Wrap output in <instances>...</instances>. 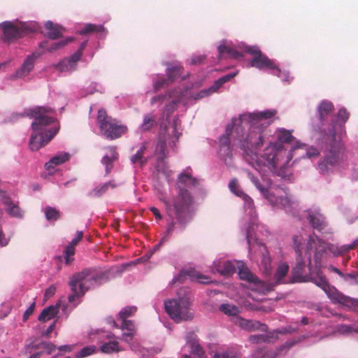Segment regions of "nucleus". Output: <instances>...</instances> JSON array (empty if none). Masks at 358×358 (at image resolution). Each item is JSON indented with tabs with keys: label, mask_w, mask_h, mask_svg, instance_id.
I'll use <instances>...</instances> for the list:
<instances>
[{
	"label": "nucleus",
	"mask_w": 358,
	"mask_h": 358,
	"mask_svg": "<svg viewBox=\"0 0 358 358\" xmlns=\"http://www.w3.org/2000/svg\"><path fill=\"white\" fill-rule=\"evenodd\" d=\"M294 140L290 131L285 129L278 130V141L270 143L257 159L259 164H262L271 173L282 178H287L289 176L288 168L292 159V152L295 148L287 151L283 146L284 143H291Z\"/></svg>",
	"instance_id": "nucleus-1"
},
{
	"label": "nucleus",
	"mask_w": 358,
	"mask_h": 358,
	"mask_svg": "<svg viewBox=\"0 0 358 358\" xmlns=\"http://www.w3.org/2000/svg\"><path fill=\"white\" fill-rule=\"evenodd\" d=\"M55 110L49 106H37L29 110V115L34 118L31 124L33 133L29 140L32 151L38 150L47 145L58 133L59 123L52 117Z\"/></svg>",
	"instance_id": "nucleus-2"
},
{
	"label": "nucleus",
	"mask_w": 358,
	"mask_h": 358,
	"mask_svg": "<svg viewBox=\"0 0 358 358\" xmlns=\"http://www.w3.org/2000/svg\"><path fill=\"white\" fill-rule=\"evenodd\" d=\"M198 180L189 173H180L178 177L176 196L171 201L164 200L167 215L171 216L172 212L176 216L179 224L185 227L192 219L191 206L193 203V197L191 193L185 187H197Z\"/></svg>",
	"instance_id": "nucleus-3"
},
{
	"label": "nucleus",
	"mask_w": 358,
	"mask_h": 358,
	"mask_svg": "<svg viewBox=\"0 0 358 358\" xmlns=\"http://www.w3.org/2000/svg\"><path fill=\"white\" fill-rule=\"evenodd\" d=\"M337 122L333 120L328 131L324 129L321 131L324 143V158L319 162L318 167L322 173L329 172L345 159V147L337 134Z\"/></svg>",
	"instance_id": "nucleus-4"
},
{
	"label": "nucleus",
	"mask_w": 358,
	"mask_h": 358,
	"mask_svg": "<svg viewBox=\"0 0 358 358\" xmlns=\"http://www.w3.org/2000/svg\"><path fill=\"white\" fill-rule=\"evenodd\" d=\"M103 273L92 268H85L74 274L69 282L72 294L69 296V302L73 303L84 296L85 292L103 278Z\"/></svg>",
	"instance_id": "nucleus-5"
},
{
	"label": "nucleus",
	"mask_w": 358,
	"mask_h": 358,
	"mask_svg": "<svg viewBox=\"0 0 358 358\" xmlns=\"http://www.w3.org/2000/svg\"><path fill=\"white\" fill-rule=\"evenodd\" d=\"M250 129L249 133L243 140H240V148L243 150L245 154V158L254 166V163L261 168L264 167L262 164L257 163V159L260 158L256 153V150L261 147L264 143V128L261 127L255 124H249Z\"/></svg>",
	"instance_id": "nucleus-6"
},
{
	"label": "nucleus",
	"mask_w": 358,
	"mask_h": 358,
	"mask_svg": "<svg viewBox=\"0 0 358 358\" xmlns=\"http://www.w3.org/2000/svg\"><path fill=\"white\" fill-rule=\"evenodd\" d=\"M97 121L100 130L103 136L110 140H114L121 137L127 131L126 126L119 122L112 117L108 115L103 108L98 111Z\"/></svg>",
	"instance_id": "nucleus-7"
},
{
	"label": "nucleus",
	"mask_w": 358,
	"mask_h": 358,
	"mask_svg": "<svg viewBox=\"0 0 358 358\" xmlns=\"http://www.w3.org/2000/svg\"><path fill=\"white\" fill-rule=\"evenodd\" d=\"M311 281L325 292L333 303H339L347 307L358 306L357 299L345 296L336 287L331 286L325 276L319 273L317 276L312 278Z\"/></svg>",
	"instance_id": "nucleus-8"
},
{
	"label": "nucleus",
	"mask_w": 358,
	"mask_h": 358,
	"mask_svg": "<svg viewBox=\"0 0 358 358\" xmlns=\"http://www.w3.org/2000/svg\"><path fill=\"white\" fill-rule=\"evenodd\" d=\"M165 310L170 317L176 322L188 320L193 315L189 310V303L185 299L169 300L164 303Z\"/></svg>",
	"instance_id": "nucleus-9"
},
{
	"label": "nucleus",
	"mask_w": 358,
	"mask_h": 358,
	"mask_svg": "<svg viewBox=\"0 0 358 358\" xmlns=\"http://www.w3.org/2000/svg\"><path fill=\"white\" fill-rule=\"evenodd\" d=\"M245 52L252 55L250 61V65L258 69H269L273 74L279 76L280 70L275 62L270 59L266 55L263 54L257 46H247Z\"/></svg>",
	"instance_id": "nucleus-10"
},
{
	"label": "nucleus",
	"mask_w": 358,
	"mask_h": 358,
	"mask_svg": "<svg viewBox=\"0 0 358 358\" xmlns=\"http://www.w3.org/2000/svg\"><path fill=\"white\" fill-rule=\"evenodd\" d=\"M0 26L3 31L2 40L6 43H10L33 31L27 24L21 22L16 24L6 21L1 24Z\"/></svg>",
	"instance_id": "nucleus-11"
},
{
	"label": "nucleus",
	"mask_w": 358,
	"mask_h": 358,
	"mask_svg": "<svg viewBox=\"0 0 358 358\" xmlns=\"http://www.w3.org/2000/svg\"><path fill=\"white\" fill-rule=\"evenodd\" d=\"M276 113V110H266L261 112L246 113L241 115L238 121L241 124H255V125L265 129L270 124V121L268 120L274 117Z\"/></svg>",
	"instance_id": "nucleus-12"
},
{
	"label": "nucleus",
	"mask_w": 358,
	"mask_h": 358,
	"mask_svg": "<svg viewBox=\"0 0 358 358\" xmlns=\"http://www.w3.org/2000/svg\"><path fill=\"white\" fill-rule=\"evenodd\" d=\"M180 98V92L176 90H169L164 94H159L155 96L150 101L152 105H155L157 103L160 104L163 103L166 100L171 99V102L166 105V109L167 110H173L174 106L179 102Z\"/></svg>",
	"instance_id": "nucleus-13"
},
{
	"label": "nucleus",
	"mask_w": 358,
	"mask_h": 358,
	"mask_svg": "<svg viewBox=\"0 0 358 358\" xmlns=\"http://www.w3.org/2000/svg\"><path fill=\"white\" fill-rule=\"evenodd\" d=\"M273 198L276 199V203L271 204L276 206H281L286 210H289L294 204V202L292 201L284 189H275Z\"/></svg>",
	"instance_id": "nucleus-14"
},
{
	"label": "nucleus",
	"mask_w": 358,
	"mask_h": 358,
	"mask_svg": "<svg viewBox=\"0 0 358 358\" xmlns=\"http://www.w3.org/2000/svg\"><path fill=\"white\" fill-rule=\"evenodd\" d=\"M43 52H34L31 55H29L24 60L20 69L16 71L15 77L21 78L26 76L33 69L34 66V61L38 58Z\"/></svg>",
	"instance_id": "nucleus-15"
},
{
	"label": "nucleus",
	"mask_w": 358,
	"mask_h": 358,
	"mask_svg": "<svg viewBox=\"0 0 358 358\" xmlns=\"http://www.w3.org/2000/svg\"><path fill=\"white\" fill-rule=\"evenodd\" d=\"M82 50H78L69 58H66L58 64L57 68L60 71H69L76 69L77 62L82 57Z\"/></svg>",
	"instance_id": "nucleus-16"
},
{
	"label": "nucleus",
	"mask_w": 358,
	"mask_h": 358,
	"mask_svg": "<svg viewBox=\"0 0 358 358\" xmlns=\"http://www.w3.org/2000/svg\"><path fill=\"white\" fill-rule=\"evenodd\" d=\"M187 344L191 348V353L197 356L199 358H202L205 355V351L203 348L200 345L197 336L193 332H189L185 336Z\"/></svg>",
	"instance_id": "nucleus-17"
},
{
	"label": "nucleus",
	"mask_w": 358,
	"mask_h": 358,
	"mask_svg": "<svg viewBox=\"0 0 358 358\" xmlns=\"http://www.w3.org/2000/svg\"><path fill=\"white\" fill-rule=\"evenodd\" d=\"M105 149L107 154L102 158L101 163L106 167V175H108L113 168V162L118 159V153L115 146H108Z\"/></svg>",
	"instance_id": "nucleus-18"
},
{
	"label": "nucleus",
	"mask_w": 358,
	"mask_h": 358,
	"mask_svg": "<svg viewBox=\"0 0 358 358\" xmlns=\"http://www.w3.org/2000/svg\"><path fill=\"white\" fill-rule=\"evenodd\" d=\"M306 267L305 262L301 257L297 255L296 266L292 269V277L289 281L290 283H294L298 282L303 281L304 276L303 275L304 268Z\"/></svg>",
	"instance_id": "nucleus-19"
},
{
	"label": "nucleus",
	"mask_w": 358,
	"mask_h": 358,
	"mask_svg": "<svg viewBox=\"0 0 358 358\" xmlns=\"http://www.w3.org/2000/svg\"><path fill=\"white\" fill-rule=\"evenodd\" d=\"M334 107L333 103L327 100H323L317 106L318 119L321 124L327 120L328 117L334 111Z\"/></svg>",
	"instance_id": "nucleus-20"
},
{
	"label": "nucleus",
	"mask_w": 358,
	"mask_h": 358,
	"mask_svg": "<svg viewBox=\"0 0 358 358\" xmlns=\"http://www.w3.org/2000/svg\"><path fill=\"white\" fill-rule=\"evenodd\" d=\"M236 265L238 269V275L241 280L254 284L259 282V278L250 271L243 262H238Z\"/></svg>",
	"instance_id": "nucleus-21"
},
{
	"label": "nucleus",
	"mask_w": 358,
	"mask_h": 358,
	"mask_svg": "<svg viewBox=\"0 0 358 358\" xmlns=\"http://www.w3.org/2000/svg\"><path fill=\"white\" fill-rule=\"evenodd\" d=\"M70 157L71 155L68 152H59L45 163V168L46 170L50 171L56 166L68 162L70 159Z\"/></svg>",
	"instance_id": "nucleus-22"
},
{
	"label": "nucleus",
	"mask_w": 358,
	"mask_h": 358,
	"mask_svg": "<svg viewBox=\"0 0 358 358\" xmlns=\"http://www.w3.org/2000/svg\"><path fill=\"white\" fill-rule=\"evenodd\" d=\"M239 325L243 329L248 331H267L268 327L266 324L261 323L257 320H250L241 319L239 321Z\"/></svg>",
	"instance_id": "nucleus-23"
},
{
	"label": "nucleus",
	"mask_w": 358,
	"mask_h": 358,
	"mask_svg": "<svg viewBox=\"0 0 358 358\" xmlns=\"http://www.w3.org/2000/svg\"><path fill=\"white\" fill-rule=\"evenodd\" d=\"M315 249L316 255L324 252L328 248V244L315 236H310L307 244V250Z\"/></svg>",
	"instance_id": "nucleus-24"
},
{
	"label": "nucleus",
	"mask_w": 358,
	"mask_h": 358,
	"mask_svg": "<svg viewBox=\"0 0 358 358\" xmlns=\"http://www.w3.org/2000/svg\"><path fill=\"white\" fill-rule=\"evenodd\" d=\"M120 185V183L117 182L115 180H111L101 186L95 187L90 194L93 197H100L109 189H114L118 187Z\"/></svg>",
	"instance_id": "nucleus-25"
},
{
	"label": "nucleus",
	"mask_w": 358,
	"mask_h": 358,
	"mask_svg": "<svg viewBox=\"0 0 358 358\" xmlns=\"http://www.w3.org/2000/svg\"><path fill=\"white\" fill-rule=\"evenodd\" d=\"M183 276H188L192 280H196L200 283L208 284L210 282L209 278L207 275H202L193 268L181 271L180 273V278Z\"/></svg>",
	"instance_id": "nucleus-26"
},
{
	"label": "nucleus",
	"mask_w": 358,
	"mask_h": 358,
	"mask_svg": "<svg viewBox=\"0 0 358 358\" xmlns=\"http://www.w3.org/2000/svg\"><path fill=\"white\" fill-rule=\"evenodd\" d=\"M45 27L48 30L47 36L50 39L55 40L62 36V31L64 30L62 27L55 24L51 21L45 22Z\"/></svg>",
	"instance_id": "nucleus-27"
},
{
	"label": "nucleus",
	"mask_w": 358,
	"mask_h": 358,
	"mask_svg": "<svg viewBox=\"0 0 358 358\" xmlns=\"http://www.w3.org/2000/svg\"><path fill=\"white\" fill-rule=\"evenodd\" d=\"M121 329L122 331H127L122 334L123 340L127 342L131 341L136 332L134 322L131 320H122Z\"/></svg>",
	"instance_id": "nucleus-28"
},
{
	"label": "nucleus",
	"mask_w": 358,
	"mask_h": 358,
	"mask_svg": "<svg viewBox=\"0 0 358 358\" xmlns=\"http://www.w3.org/2000/svg\"><path fill=\"white\" fill-rule=\"evenodd\" d=\"M308 220L312 227L318 231L323 230L326 227L324 217L320 213H309Z\"/></svg>",
	"instance_id": "nucleus-29"
},
{
	"label": "nucleus",
	"mask_w": 358,
	"mask_h": 358,
	"mask_svg": "<svg viewBox=\"0 0 358 358\" xmlns=\"http://www.w3.org/2000/svg\"><path fill=\"white\" fill-rule=\"evenodd\" d=\"M217 50L220 59L222 58L224 54L227 55L230 58H239L243 57L242 53L236 50L235 48L226 45H220L218 46Z\"/></svg>",
	"instance_id": "nucleus-30"
},
{
	"label": "nucleus",
	"mask_w": 358,
	"mask_h": 358,
	"mask_svg": "<svg viewBox=\"0 0 358 358\" xmlns=\"http://www.w3.org/2000/svg\"><path fill=\"white\" fill-rule=\"evenodd\" d=\"M236 266L231 262H224L220 264L217 267V271L222 275H231L236 272Z\"/></svg>",
	"instance_id": "nucleus-31"
},
{
	"label": "nucleus",
	"mask_w": 358,
	"mask_h": 358,
	"mask_svg": "<svg viewBox=\"0 0 358 358\" xmlns=\"http://www.w3.org/2000/svg\"><path fill=\"white\" fill-rule=\"evenodd\" d=\"M289 269V265L285 263H282L278 266L274 275L275 284L279 285L284 282L283 279L287 275Z\"/></svg>",
	"instance_id": "nucleus-32"
},
{
	"label": "nucleus",
	"mask_w": 358,
	"mask_h": 358,
	"mask_svg": "<svg viewBox=\"0 0 358 358\" xmlns=\"http://www.w3.org/2000/svg\"><path fill=\"white\" fill-rule=\"evenodd\" d=\"M5 210L11 217L21 218L23 216V210L20 208L18 203H15L12 201L5 206Z\"/></svg>",
	"instance_id": "nucleus-33"
},
{
	"label": "nucleus",
	"mask_w": 358,
	"mask_h": 358,
	"mask_svg": "<svg viewBox=\"0 0 358 358\" xmlns=\"http://www.w3.org/2000/svg\"><path fill=\"white\" fill-rule=\"evenodd\" d=\"M71 41H72L71 38H67L65 40H62V41L55 43L49 48H47L48 41H43V42L40 43L39 46L41 48H47V50L48 52H54L58 49L62 48L63 47L66 45Z\"/></svg>",
	"instance_id": "nucleus-34"
},
{
	"label": "nucleus",
	"mask_w": 358,
	"mask_h": 358,
	"mask_svg": "<svg viewBox=\"0 0 358 358\" xmlns=\"http://www.w3.org/2000/svg\"><path fill=\"white\" fill-rule=\"evenodd\" d=\"M58 313V308L55 306H49L45 308L40 315L38 316V320L41 322H45L55 317Z\"/></svg>",
	"instance_id": "nucleus-35"
},
{
	"label": "nucleus",
	"mask_w": 358,
	"mask_h": 358,
	"mask_svg": "<svg viewBox=\"0 0 358 358\" xmlns=\"http://www.w3.org/2000/svg\"><path fill=\"white\" fill-rule=\"evenodd\" d=\"M236 76V73H229L226 76H222V78L217 80L214 84L208 90V91L210 92H215L218 90L224 83L229 81L231 78H233Z\"/></svg>",
	"instance_id": "nucleus-36"
},
{
	"label": "nucleus",
	"mask_w": 358,
	"mask_h": 358,
	"mask_svg": "<svg viewBox=\"0 0 358 358\" xmlns=\"http://www.w3.org/2000/svg\"><path fill=\"white\" fill-rule=\"evenodd\" d=\"M100 350L103 353L110 354L120 351L119 344L117 341H110L102 344L100 347Z\"/></svg>",
	"instance_id": "nucleus-37"
},
{
	"label": "nucleus",
	"mask_w": 358,
	"mask_h": 358,
	"mask_svg": "<svg viewBox=\"0 0 358 358\" xmlns=\"http://www.w3.org/2000/svg\"><path fill=\"white\" fill-rule=\"evenodd\" d=\"M255 187L259 190L264 198L270 202V203H276V199L273 198L275 190L271 189H268V188L263 187L260 182L258 183V185H255Z\"/></svg>",
	"instance_id": "nucleus-38"
},
{
	"label": "nucleus",
	"mask_w": 358,
	"mask_h": 358,
	"mask_svg": "<svg viewBox=\"0 0 358 358\" xmlns=\"http://www.w3.org/2000/svg\"><path fill=\"white\" fill-rule=\"evenodd\" d=\"M105 31V28L103 25H97L94 24H87L85 27L79 31V34L81 35L87 34L89 33L97 32L101 33Z\"/></svg>",
	"instance_id": "nucleus-39"
},
{
	"label": "nucleus",
	"mask_w": 358,
	"mask_h": 358,
	"mask_svg": "<svg viewBox=\"0 0 358 358\" xmlns=\"http://www.w3.org/2000/svg\"><path fill=\"white\" fill-rule=\"evenodd\" d=\"M182 69L183 68L181 66L177 65L173 66L167 69V78H169L171 83H173V81L180 76Z\"/></svg>",
	"instance_id": "nucleus-40"
},
{
	"label": "nucleus",
	"mask_w": 358,
	"mask_h": 358,
	"mask_svg": "<svg viewBox=\"0 0 358 358\" xmlns=\"http://www.w3.org/2000/svg\"><path fill=\"white\" fill-rule=\"evenodd\" d=\"M220 311L227 315L235 316L237 315L240 310L238 308L233 304L223 303L220 307Z\"/></svg>",
	"instance_id": "nucleus-41"
},
{
	"label": "nucleus",
	"mask_w": 358,
	"mask_h": 358,
	"mask_svg": "<svg viewBox=\"0 0 358 358\" xmlns=\"http://www.w3.org/2000/svg\"><path fill=\"white\" fill-rule=\"evenodd\" d=\"M146 150V145L143 143L137 152L131 157V161L132 164L140 163L141 165L147 162V159L143 160V154Z\"/></svg>",
	"instance_id": "nucleus-42"
},
{
	"label": "nucleus",
	"mask_w": 358,
	"mask_h": 358,
	"mask_svg": "<svg viewBox=\"0 0 358 358\" xmlns=\"http://www.w3.org/2000/svg\"><path fill=\"white\" fill-rule=\"evenodd\" d=\"M96 352V348L94 345L85 346L75 355V358H85L94 354Z\"/></svg>",
	"instance_id": "nucleus-43"
},
{
	"label": "nucleus",
	"mask_w": 358,
	"mask_h": 358,
	"mask_svg": "<svg viewBox=\"0 0 358 358\" xmlns=\"http://www.w3.org/2000/svg\"><path fill=\"white\" fill-rule=\"evenodd\" d=\"M45 218L48 221H56L60 218V213L53 207L48 206L45 208Z\"/></svg>",
	"instance_id": "nucleus-44"
},
{
	"label": "nucleus",
	"mask_w": 358,
	"mask_h": 358,
	"mask_svg": "<svg viewBox=\"0 0 358 358\" xmlns=\"http://www.w3.org/2000/svg\"><path fill=\"white\" fill-rule=\"evenodd\" d=\"M33 349H42L48 355H50L53 351L55 350V345L51 342H41L38 345L32 346Z\"/></svg>",
	"instance_id": "nucleus-45"
},
{
	"label": "nucleus",
	"mask_w": 358,
	"mask_h": 358,
	"mask_svg": "<svg viewBox=\"0 0 358 358\" xmlns=\"http://www.w3.org/2000/svg\"><path fill=\"white\" fill-rule=\"evenodd\" d=\"M136 310V306H127L120 311L119 317L122 320H127V318L134 315Z\"/></svg>",
	"instance_id": "nucleus-46"
},
{
	"label": "nucleus",
	"mask_w": 358,
	"mask_h": 358,
	"mask_svg": "<svg viewBox=\"0 0 358 358\" xmlns=\"http://www.w3.org/2000/svg\"><path fill=\"white\" fill-rule=\"evenodd\" d=\"M271 259L269 255L266 252V254L262 255V266L263 267V272L265 275H270L271 271Z\"/></svg>",
	"instance_id": "nucleus-47"
},
{
	"label": "nucleus",
	"mask_w": 358,
	"mask_h": 358,
	"mask_svg": "<svg viewBox=\"0 0 358 358\" xmlns=\"http://www.w3.org/2000/svg\"><path fill=\"white\" fill-rule=\"evenodd\" d=\"M155 123V117L151 115L148 114L144 116L143 123L141 124V129L143 131H148L150 130Z\"/></svg>",
	"instance_id": "nucleus-48"
},
{
	"label": "nucleus",
	"mask_w": 358,
	"mask_h": 358,
	"mask_svg": "<svg viewBox=\"0 0 358 358\" xmlns=\"http://www.w3.org/2000/svg\"><path fill=\"white\" fill-rule=\"evenodd\" d=\"M358 247V238L355 240L351 244L343 245L341 248L337 249L336 252H334L335 255H339L343 253H346L351 250H353Z\"/></svg>",
	"instance_id": "nucleus-49"
},
{
	"label": "nucleus",
	"mask_w": 358,
	"mask_h": 358,
	"mask_svg": "<svg viewBox=\"0 0 358 358\" xmlns=\"http://www.w3.org/2000/svg\"><path fill=\"white\" fill-rule=\"evenodd\" d=\"M75 254V246H73L70 244H69L64 250V259H65V263L67 265H69L71 264V262L73 261V256Z\"/></svg>",
	"instance_id": "nucleus-50"
},
{
	"label": "nucleus",
	"mask_w": 358,
	"mask_h": 358,
	"mask_svg": "<svg viewBox=\"0 0 358 358\" xmlns=\"http://www.w3.org/2000/svg\"><path fill=\"white\" fill-rule=\"evenodd\" d=\"M233 125L229 124L226 129V134L220 138V148L230 146V139L229 136L231 133Z\"/></svg>",
	"instance_id": "nucleus-51"
},
{
	"label": "nucleus",
	"mask_w": 358,
	"mask_h": 358,
	"mask_svg": "<svg viewBox=\"0 0 358 358\" xmlns=\"http://www.w3.org/2000/svg\"><path fill=\"white\" fill-rule=\"evenodd\" d=\"M171 83L168 78L159 77L153 84V88L155 92H157L161 88L170 85Z\"/></svg>",
	"instance_id": "nucleus-52"
},
{
	"label": "nucleus",
	"mask_w": 358,
	"mask_h": 358,
	"mask_svg": "<svg viewBox=\"0 0 358 358\" xmlns=\"http://www.w3.org/2000/svg\"><path fill=\"white\" fill-rule=\"evenodd\" d=\"M303 241V237L301 235H295L293 236V247L295 252L301 257V245Z\"/></svg>",
	"instance_id": "nucleus-53"
},
{
	"label": "nucleus",
	"mask_w": 358,
	"mask_h": 358,
	"mask_svg": "<svg viewBox=\"0 0 358 358\" xmlns=\"http://www.w3.org/2000/svg\"><path fill=\"white\" fill-rule=\"evenodd\" d=\"M229 188L231 192L234 194L241 196L244 194L239 188L238 180L236 178H233L229 183Z\"/></svg>",
	"instance_id": "nucleus-54"
},
{
	"label": "nucleus",
	"mask_w": 358,
	"mask_h": 358,
	"mask_svg": "<svg viewBox=\"0 0 358 358\" xmlns=\"http://www.w3.org/2000/svg\"><path fill=\"white\" fill-rule=\"evenodd\" d=\"M166 147V144L165 141H159L157 143V148H156V152L159 155L158 156V160H163L165 157V149Z\"/></svg>",
	"instance_id": "nucleus-55"
},
{
	"label": "nucleus",
	"mask_w": 358,
	"mask_h": 358,
	"mask_svg": "<svg viewBox=\"0 0 358 358\" xmlns=\"http://www.w3.org/2000/svg\"><path fill=\"white\" fill-rule=\"evenodd\" d=\"M244 201V208L245 209L250 210L251 211L254 208V201L247 194H243L241 196Z\"/></svg>",
	"instance_id": "nucleus-56"
},
{
	"label": "nucleus",
	"mask_w": 358,
	"mask_h": 358,
	"mask_svg": "<svg viewBox=\"0 0 358 358\" xmlns=\"http://www.w3.org/2000/svg\"><path fill=\"white\" fill-rule=\"evenodd\" d=\"M220 155L226 160L227 158H231L232 155V151L231 146L221 147L220 148Z\"/></svg>",
	"instance_id": "nucleus-57"
},
{
	"label": "nucleus",
	"mask_w": 358,
	"mask_h": 358,
	"mask_svg": "<svg viewBox=\"0 0 358 358\" xmlns=\"http://www.w3.org/2000/svg\"><path fill=\"white\" fill-rule=\"evenodd\" d=\"M249 341L252 343H266V337L264 334L252 335L249 337Z\"/></svg>",
	"instance_id": "nucleus-58"
},
{
	"label": "nucleus",
	"mask_w": 358,
	"mask_h": 358,
	"mask_svg": "<svg viewBox=\"0 0 358 358\" xmlns=\"http://www.w3.org/2000/svg\"><path fill=\"white\" fill-rule=\"evenodd\" d=\"M252 358H273L272 355L268 353L267 351L264 350H260L255 352Z\"/></svg>",
	"instance_id": "nucleus-59"
},
{
	"label": "nucleus",
	"mask_w": 358,
	"mask_h": 358,
	"mask_svg": "<svg viewBox=\"0 0 358 358\" xmlns=\"http://www.w3.org/2000/svg\"><path fill=\"white\" fill-rule=\"evenodd\" d=\"M350 113L345 108H341L338 112V118L345 123L349 118Z\"/></svg>",
	"instance_id": "nucleus-60"
},
{
	"label": "nucleus",
	"mask_w": 358,
	"mask_h": 358,
	"mask_svg": "<svg viewBox=\"0 0 358 358\" xmlns=\"http://www.w3.org/2000/svg\"><path fill=\"white\" fill-rule=\"evenodd\" d=\"M56 292V287L55 285H51L45 289L44 299L45 300L51 298Z\"/></svg>",
	"instance_id": "nucleus-61"
},
{
	"label": "nucleus",
	"mask_w": 358,
	"mask_h": 358,
	"mask_svg": "<svg viewBox=\"0 0 358 358\" xmlns=\"http://www.w3.org/2000/svg\"><path fill=\"white\" fill-rule=\"evenodd\" d=\"M267 334H264V336L266 337V343H270L273 340H277L278 338L277 330H273L272 331H266Z\"/></svg>",
	"instance_id": "nucleus-62"
},
{
	"label": "nucleus",
	"mask_w": 358,
	"mask_h": 358,
	"mask_svg": "<svg viewBox=\"0 0 358 358\" xmlns=\"http://www.w3.org/2000/svg\"><path fill=\"white\" fill-rule=\"evenodd\" d=\"M83 237V231H78L76 233V236L71 241V242L69 244L76 247L78 244V243L82 240Z\"/></svg>",
	"instance_id": "nucleus-63"
},
{
	"label": "nucleus",
	"mask_w": 358,
	"mask_h": 358,
	"mask_svg": "<svg viewBox=\"0 0 358 358\" xmlns=\"http://www.w3.org/2000/svg\"><path fill=\"white\" fill-rule=\"evenodd\" d=\"M0 200L3 202V203L6 206L8 203L11 199L8 196L6 192L0 189Z\"/></svg>",
	"instance_id": "nucleus-64"
}]
</instances>
